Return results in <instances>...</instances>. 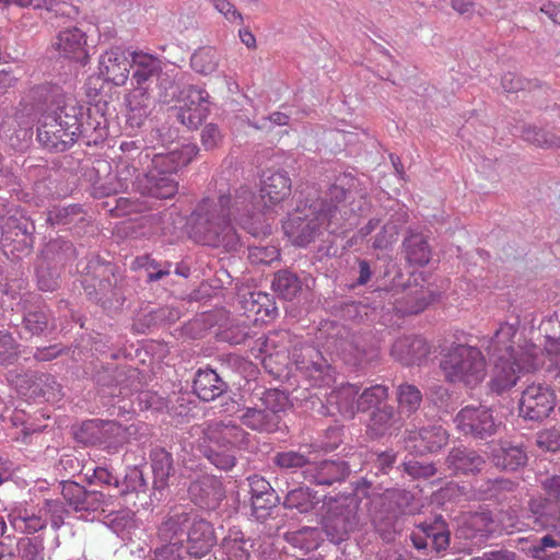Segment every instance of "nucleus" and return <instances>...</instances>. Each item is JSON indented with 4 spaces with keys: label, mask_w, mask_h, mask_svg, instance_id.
Returning a JSON list of instances; mask_svg holds the SVG:
<instances>
[{
    "label": "nucleus",
    "mask_w": 560,
    "mask_h": 560,
    "mask_svg": "<svg viewBox=\"0 0 560 560\" xmlns=\"http://www.w3.org/2000/svg\"><path fill=\"white\" fill-rule=\"evenodd\" d=\"M273 463L282 469H298L306 468L311 462L303 453L290 450L277 453Z\"/></svg>",
    "instance_id": "50"
},
{
    "label": "nucleus",
    "mask_w": 560,
    "mask_h": 560,
    "mask_svg": "<svg viewBox=\"0 0 560 560\" xmlns=\"http://www.w3.org/2000/svg\"><path fill=\"white\" fill-rule=\"evenodd\" d=\"M440 369L446 382L476 388L487 376L488 363L479 347L453 343L442 354Z\"/></svg>",
    "instance_id": "3"
},
{
    "label": "nucleus",
    "mask_w": 560,
    "mask_h": 560,
    "mask_svg": "<svg viewBox=\"0 0 560 560\" xmlns=\"http://www.w3.org/2000/svg\"><path fill=\"white\" fill-rule=\"evenodd\" d=\"M279 255L275 246H254L249 248L248 259L256 265H269L277 260Z\"/></svg>",
    "instance_id": "56"
},
{
    "label": "nucleus",
    "mask_w": 560,
    "mask_h": 560,
    "mask_svg": "<svg viewBox=\"0 0 560 560\" xmlns=\"http://www.w3.org/2000/svg\"><path fill=\"white\" fill-rule=\"evenodd\" d=\"M248 483L252 494V506L255 511H257L258 506L260 505L258 498H262V495L271 497V493H275V491L270 483L259 475L248 477Z\"/></svg>",
    "instance_id": "54"
},
{
    "label": "nucleus",
    "mask_w": 560,
    "mask_h": 560,
    "mask_svg": "<svg viewBox=\"0 0 560 560\" xmlns=\"http://www.w3.org/2000/svg\"><path fill=\"white\" fill-rule=\"evenodd\" d=\"M272 290L284 300H293L302 290V283L296 275L289 270H280L272 280Z\"/></svg>",
    "instance_id": "42"
},
{
    "label": "nucleus",
    "mask_w": 560,
    "mask_h": 560,
    "mask_svg": "<svg viewBox=\"0 0 560 560\" xmlns=\"http://www.w3.org/2000/svg\"><path fill=\"white\" fill-rule=\"evenodd\" d=\"M404 250L407 260L417 266H424L430 261L431 248L420 233L411 232L404 241Z\"/></svg>",
    "instance_id": "36"
},
{
    "label": "nucleus",
    "mask_w": 560,
    "mask_h": 560,
    "mask_svg": "<svg viewBox=\"0 0 560 560\" xmlns=\"http://www.w3.org/2000/svg\"><path fill=\"white\" fill-rule=\"evenodd\" d=\"M102 429V420H89L81 424L74 435L83 444L100 445Z\"/></svg>",
    "instance_id": "49"
},
{
    "label": "nucleus",
    "mask_w": 560,
    "mask_h": 560,
    "mask_svg": "<svg viewBox=\"0 0 560 560\" xmlns=\"http://www.w3.org/2000/svg\"><path fill=\"white\" fill-rule=\"evenodd\" d=\"M133 67L132 80L136 89L129 94L127 102L131 110L147 108L150 105V95L144 84L163 71V61L155 55L135 50L130 54Z\"/></svg>",
    "instance_id": "6"
},
{
    "label": "nucleus",
    "mask_w": 560,
    "mask_h": 560,
    "mask_svg": "<svg viewBox=\"0 0 560 560\" xmlns=\"http://www.w3.org/2000/svg\"><path fill=\"white\" fill-rule=\"evenodd\" d=\"M492 462L500 469L514 471L526 464L527 455L520 446L502 443L493 451Z\"/></svg>",
    "instance_id": "35"
},
{
    "label": "nucleus",
    "mask_w": 560,
    "mask_h": 560,
    "mask_svg": "<svg viewBox=\"0 0 560 560\" xmlns=\"http://www.w3.org/2000/svg\"><path fill=\"white\" fill-rule=\"evenodd\" d=\"M446 464L455 475H467L481 471L486 466V460L475 451L464 447H454L446 458Z\"/></svg>",
    "instance_id": "28"
},
{
    "label": "nucleus",
    "mask_w": 560,
    "mask_h": 560,
    "mask_svg": "<svg viewBox=\"0 0 560 560\" xmlns=\"http://www.w3.org/2000/svg\"><path fill=\"white\" fill-rule=\"evenodd\" d=\"M432 302L431 295L423 289H411L394 302V310L401 316L417 315L423 312Z\"/></svg>",
    "instance_id": "30"
},
{
    "label": "nucleus",
    "mask_w": 560,
    "mask_h": 560,
    "mask_svg": "<svg viewBox=\"0 0 560 560\" xmlns=\"http://www.w3.org/2000/svg\"><path fill=\"white\" fill-rule=\"evenodd\" d=\"M358 387L352 384H346L327 395V404L335 407L345 418L352 419L357 411Z\"/></svg>",
    "instance_id": "32"
},
{
    "label": "nucleus",
    "mask_w": 560,
    "mask_h": 560,
    "mask_svg": "<svg viewBox=\"0 0 560 560\" xmlns=\"http://www.w3.org/2000/svg\"><path fill=\"white\" fill-rule=\"evenodd\" d=\"M339 212L337 205L317 203L292 214L284 223L283 231L293 245L303 247L313 242L323 231L335 232L334 219Z\"/></svg>",
    "instance_id": "4"
},
{
    "label": "nucleus",
    "mask_w": 560,
    "mask_h": 560,
    "mask_svg": "<svg viewBox=\"0 0 560 560\" xmlns=\"http://www.w3.org/2000/svg\"><path fill=\"white\" fill-rule=\"evenodd\" d=\"M212 525L205 520L194 518L187 532V551L195 558H202L215 545Z\"/></svg>",
    "instance_id": "25"
},
{
    "label": "nucleus",
    "mask_w": 560,
    "mask_h": 560,
    "mask_svg": "<svg viewBox=\"0 0 560 560\" xmlns=\"http://www.w3.org/2000/svg\"><path fill=\"white\" fill-rule=\"evenodd\" d=\"M136 187L141 195L167 199L176 195L178 183L170 175L149 170L147 174L137 179Z\"/></svg>",
    "instance_id": "24"
},
{
    "label": "nucleus",
    "mask_w": 560,
    "mask_h": 560,
    "mask_svg": "<svg viewBox=\"0 0 560 560\" xmlns=\"http://www.w3.org/2000/svg\"><path fill=\"white\" fill-rule=\"evenodd\" d=\"M199 149L195 143H186L167 153H158L152 158L151 171L172 177L182 167L188 165L197 155Z\"/></svg>",
    "instance_id": "23"
},
{
    "label": "nucleus",
    "mask_w": 560,
    "mask_h": 560,
    "mask_svg": "<svg viewBox=\"0 0 560 560\" xmlns=\"http://www.w3.org/2000/svg\"><path fill=\"white\" fill-rule=\"evenodd\" d=\"M523 139L538 148H560V136L536 127H526L522 133Z\"/></svg>",
    "instance_id": "47"
},
{
    "label": "nucleus",
    "mask_w": 560,
    "mask_h": 560,
    "mask_svg": "<svg viewBox=\"0 0 560 560\" xmlns=\"http://www.w3.org/2000/svg\"><path fill=\"white\" fill-rule=\"evenodd\" d=\"M555 408L553 390L542 384H530L522 393L520 415L529 420H541Z\"/></svg>",
    "instance_id": "10"
},
{
    "label": "nucleus",
    "mask_w": 560,
    "mask_h": 560,
    "mask_svg": "<svg viewBox=\"0 0 560 560\" xmlns=\"http://www.w3.org/2000/svg\"><path fill=\"white\" fill-rule=\"evenodd\" d=\"M431 347L420 336H404L395 340L392 346V357L404 365L419 364L428 358Z\"/></svg>",
    "instance_id": "20"
},
{
    "label": "nucleus",
    "mask_w": 560,
    "mask_h": 560,
    "mask_svg": "<svg viewBox=\"0 0 560 560\" xmlns=\"http://www.w3.org/2000/svg\"><path fill=\"white\" fill-rule=\"evenodd\" d=\"M405 471L415 478H428L435 474V468L431 464H421L416 460L404 463Z\"/></svg>",
    "instance_id": "62"
},
{
    "label": "nucleus",
    "mask_w": 560,
    "mask_h": 560,
    "mask_svg": "<svg viewBox=\"0 0 560 560\" xmlns=\"http://www.w3.org/2000/svg\"><path fill=\"white\" fill-rule=\"evenodd\" d=\"M24 327L33 336L40 335L48 326V316L44 311L28 312L24 316Z\"/></svg>",
    "instance_id": "58"
},
{
    "label": "nucleus",
    "mask_w": 560,
    "mask_h": 560,
    "mask_svg": "<svg viewBox=\"0 0 560 560\" xmlns=\"http://www.w3.org/2000/svg\"><path fill=\"white\" fill-rule=\"evenodd\" d=\"M49 100V113L57 118L66 130H73L79 136L83 133L82 129V112L83 107L72 96H66L59 86H50L48 90L47 101Z\"/></svg>",
    "instance_id": "8"
},
{
    "label": "nucleus",
    "mask_w": 560,
    "mask_h": 560,
    "mask_svg": "<svg viewBox=\"0 0 560 560\" xmlns=\"http://www.w3.org/2000/svg\"><path fill=\"white\" fill-rule=\"evenodd\" d=\"M56 119L45 114L37 128V138L48 149L65 151L75 142L78 135L73 130H66V127Z\"/></svg>",
    "instance_id": "17"
},
{
    "label": "nucleus",
    "mask_w": 560,
    "mask_h": 560,
    "mask_svg": "<svg viewBox=\"0 0 560 560\" xmlns=\"http://www.w3.org/2000/svg\"><path fill=\"white\" fill-rule=\"evenodd\" d=\"M205 440L218 448L243 447L248 442V433L238 424L229 421H211L207 424Z\"/></svg>",
    "instance_id": "13"
},
{
    "label": "nucleus",
    "mask_w": 560,
    "mask_h": 560,
    "mask_svg": "<svg viewBox=\"0 0 560 560\" xmlns=\"http://www.w3.org/2000/svg\"><path fill=\"white\" fill-rule=\"evenodd\" d=\"M357 524V514L354 510L348 505H336L329 509L324 517V530L334 544L346 540Z\"/></svg>",
    "instance_id": "18"
},
{
    "label": "nucleus",
    "mask_w": 560,
    "mask_h": 560,
    "mask_svg": "<svg viewBox=\"0 0 560 560\" xmlns=\"http://www.w3.org/2000/svg\"><path fill=\"white\" fill-rule=\"evenodd\" d=\"M537 445L548 452H557L560 450V431L557 429H548L538 433Z\"/></svg>",
    "instance_id": "59"
},
{
    "label": "nucleus",
    "mask_w": 560,
    "mask_h": 560,
    "mask_svg": "<svg viewBox=\"0 0 560 560\" xmlns=\"http://www.w3.org/2000/svg\"><path fill=\"white\" fill-rule=\"evenodd\" d=\"M549 361H558L560 358V342L548 340V346L541 347L530 343L522 351L518 359H509L505 355L495 358L491 370L488 388L491 393L502 395L511 390L521 378V374L538 370Z\"/></svg>",
    "instance_id": "2"
},
{
    "label": "nucleus",
    "mask_w": 560,
    "mask_h": 560,
    "mask_svg": "<svg viewBox=\"0 0 560 560\" xmlns=\"http://www.w3.org/2000/svg\"><path fill=\"white\" fill-rule=\"evenodd\" d=\"M349 466L341 460H322L310 463L305 468L304 478L317 485H332L343 480L349 475Z\"/></svg>",
    "instance_id": "26"
},
{
    "label": "nucleus",
    "mask_w": 560,
    "mask_h": 560,
    "mask_svg": "<svg viewBox=\"0 0 560 560\" xmlns=\"http://www.w3.org/2000/svg\"><path fill=\"white\" fill-rule=\"evenodd\" d=\"M220 55L215 48L206 46L197 49L190 58L192 70L202 75H209L217 71Z\"/></svg>",
    "instance_id": "40"
},
{
    "label": "nucleus",
    "mask_w": 560,
    "mask_h": 560,
    "mask_svg": "<svg viewBox=\"0 0 560 560\" xmlns=\"http://www.w3.org/2000/svg\"><path fill=\"white\" fill-rule=\"evenodd\" d=\"M131 67L132 62L129 61L126 52L118 47L106 50L100 59L101 73L116 86L125 85Z\"/></svg>",
    "instance_id": "22"
},
{
    "label": "nucleus",
    "mask_w": 560,
    "mask_h": 560,
    "mask_svg": "<svg viewBox=\"0 0 560 560\" xmlns=\"http://www.w3.org/2000/svg\"><path fill=\"white\" fill-rule=\"evenodd\" d=\"M206 453L208 459L218 468L229 470L235 465V456L230 452L231 450L218 448L217 446L209 444Z\"/></svg>",
    "instance_id": "55"
},
{
    "label": "nucleus",
    "mask_w": 560,
    "mask_h": 560,
    "mask_svg": "<svg viewBox=\"0 0 560 560\" xmlns=\"http://www.w3.org/2000/svg\"><path fill=\"white\" fill-rule=\"evenodd\" d=\"M448 441V433L442 425H431L409 431L406 448L416 455H424L441 450Z\"/></svg>",
    "instance_id": "14"
},
{
    "label": "nucleus",
    "mask_w": 560,
    "mask_h": 560,
    "mask_svg": "<svg viewBox=\"0 0 560 560\" xmlns=\"http://www.w3.org/2000/svg\"><path fill=\"white\" fill-rule=\"evenodd\" d=\"M284 508L296 510L300 513H307L314 509L315 498L306 487L291 490L283 502Z\"/></svg>",
    "instance_id": "46"
},
{
    "label": "nucleus",
    "mask_w": 560,
    "mask_h": 560,
    "mask_svg": "<svg viewBox=\"0 0 560 560\" xmlns=\"http://www.w3.org/2000/svg\"><path fill=\"white\" fill-rule=\"evenodd\" d=\"M486 486L487 489L482 491V499H491L497 497L501 491H513L517 485L509 479H494L488 480Z\"/></svg>",
    "instance_id": "60"
},
{
    "label": "nucleus",
    "mask_w": 560,
    "mask_h": 560,
    "mask_svg": "<svg viewBox=\"0 0 560 560\" xmlns=\"http://www.w3.org/2000/svg\"><path fill=\"white\" fill-rule=\"evenodd\" d=\"M455 423L457 429L466 435L478 439H486L497 432L492 411L485 406H466L456 415Z\"/></svg>",
    "instance_id": "9"
},
{
    "label": "nucleus",
    "mask_w": 560,
    "mask_h": 560,
    "mask_svg": "<svg viewBox=\"0 0 560 560\" xmlns=\"http://www.w3.org/2000/svg\"><path fill=\"white\" fill-rule=\"evenodd\" d=\"M182 546L177 542H171L155 550L154 560H182Z\"/></svg>",
    "instance_id": "64"
},
{
    "label": "nucleus",
    "mask_w": 560,
    "mask_h": 560,
    "mask_svg": "<svg viewBox=\"0 0 560 560\" xmlns=\"http://www.w3.org/2000/svg\"><path fill=\"white\" fill-rule=\"evenodd\" d=\"M192 520L186 512H175L166 517L159 527V536L164 541L177 542L182 546L183 536L188 530Z\"/></svg>",
    "instance_id": "34"
},
{
    "label": "nucleus",
    "mask_w": 560,
    "mask_h": 560,
    "mask_svg": "<svg viewBox=\"0 0 560 560\" xmlns=\"http://www.w3.org/2000/svg\"><path fill=\"white\" fill-rule=\"evenodd\" d=\"M398 231L396 225L394 224H386L384 225L381 233L377 234L373 247L374 248H386L388 245H390L393 242L396 241Z\"/></svg>",
    "instance_id": "63"
},
{
    "label": "nucleus",
    "mask_w": 560,
    "mask_h": 560,
    "mask_svg": "<svg viewBox=\"0 0 560 560\" xmlns=\"http://www.w3.org/2000/svg\"><path fill=\"white\" fill-rule=\"evenodd\" d=\"M106 102H97L95 104H91L86 112H82V129L83 133H88L90 131H94L98 137H103L107 129V118H106Z\"/></svg>",
    "instance_id": "37"
},
{
    "label": "nucleus",
    "mask_w": 560,
    "mask_h": 560,
    "mask_svg": "<svg viewBox=\"0 0 560 560\" xmlns=\"http://www.w3.org/2000/svg\"><path fill=\"white\" fill-rule=\"evenodd\" d=\"M189 491L192 495L199 494L197 504L207 508L215 509L219 503L225 498V491L220 480L213 477H207L201 481L194 482Z\"/></svg>",
    "instance_id": "29"
},
{
    "label": "nucleus",
    "mask_w": 560,
    "mask_h": 560,
    "mask_svg": "<svg viewBox=\"0 0 560 560\" xmlns=\"http://www.w3.org/2000/svg\"><path fill=\"white\" fill-rule=\"evenodd\" d=\"M544 490L548 494V500L542 499L546 504L545 512L551 510L552 513H560V476H555L544 482ZM541 500V498H539Z\"/></svg>",
    "instance_id": "51"
},
{
    "label": "nucleus",
    "mask_w": 560,
    "mask_h": 560,
    "mask_svg": "<svg viewBox=\"0 0 560 560\" xmlns=\"http://www.w3.org/2000/svg\"><path fill=\"white\" fill-rule=\"evenodd\" d=\"M450 530L446 523L441 518H436L433 523H422L410 535L412 545L418 550H427L429 541L432 549L436 552L446 550L450 546Z\"/></svg>",
    "instance_id": "15"
},
{
    "label": "nucleus",
    "mask_w": 560,
    "mask_h": 560,
    "mask_svg": "<svg viewBox=\"0 0 560 560\" xmlns=\"http://www.w3.org/2000/svg\"><path fill=\"white\" fill-rule=\"evenodd\" d=\"M205 92L195 86H188L180 91L179 106L176 116L180 124L189 129L197 128L208 115Z\"/></svg>",
    "instance_id": "12"
},
{
    "label": "nucleus",
    "mask_w": 560,
    "mask_h": 560,
    "mask_svg": "<svg viewBox=\"0 0 560 560\" xmlns=\"http://www.w3.org/2000/svg\"><path fill=\"white\" fill-rule=\"evenodd\" d=\"M388 397V388L384 385L376 384L365 388L357 399V409L359 411H368L371 408L377 407L381 402L385 401Z\"/></svg>",
    "instance_id": "48"
},
{
    "label": "nucleus",
    "mask_w": 560,
    "mask_h": 560,
    "mask_svg": "<svg viewBox=\"0 0 560 560\" xmlns=\"http://www.w3.org/2000/svg\"><path fill=\"white\" fill-rule=\"evenodd\" d=\"M292 191V182L284 171L268 170L260 182V197L266 207L277 206L288 199Z\"/></svg>",
    "instance_id": "19"
},
{
    "label": "nucleus",
    "mask_w": 560,
    "mask_h": 560,
    "mask_svg": "<svg viewBox=\"0 0 560 560\" xmlns=\"http://www.w3.org/2000/svg\"><path fill=\"white\" fill-rule=\"evenodd\" d=\"M86 40V34L79 27L73 26L60 31L52 46L61 57L85 65L89 60Z\"/></svg>",
    "instance_id": "16"
},
{
    "label": "nucleus",
    "mask_w": 560,
    "mask_h": 560,
    "mask_svg": "<svg viewBox=\"0 0 560 560\" xmlns=\"http://www.w3.org/2000/svg\"><path fill=\"white\" fill-rule=\"evenodd\" d=\"M244 308L256 316L270 317L277 308L269 294L260 291L249 292L243 300Z\"/></svg>",
    "instance_id": "43"
},
{
    "label": "nucleus",
    "mask_w": 560,
    "mask_h": 560,
    "mask_svg": "<svg viewBox=\"0 0 560 560\" xmlns=\"http://www.w3.org/2000/svg\"><path fill=\"white\" fill-rule=\"evenodd\" d=\"M192 387L196 395L205 401L213 400L224 392V383L213 370H199Z\"/></svg>",
    "instance_id": "33"
},
{
    "label": "nucleus",
    "mask_w": 560,
    "mask_h": 560,
    "mask_svg": "<svg viewBox=\"0 0 560 560\" xmlns=\"http://www.w3.org/2000/svg\"><path fill=\"white\" fill-rule=\"evenodd\" d=\"M249 186L203 198L191 214V237L200 244L234 249L238 243L235 225L249 234L258 233L261 211Z\"/></svg>",
    "instance_id": "1"
},
{
    "label": "nucleus",
    "mask_w": 560,
    "mask_h": 560,
    "mask_svg": "<svg viewBox=\"0 0 560 560\" xmlns=\"http://www.w3.org/2000/svg\"><path fill=\"white\" fill-rule=\"evenodd\" d=\"M137 431L133 424L122 427L115 421H103L100 445L108 453H116L119 447L129 441L131 434Z\"/></svg>",
    "instance_id": "31"
},
{
    "label": "nucleus",
    "mask_w": 560,
    "mask_h": 560,
    "mask_svg": "<svg viewBox=\"0 0 560 560\" xmlns=\"http://www.w3.org/2000/svg\"><path fill=\"white\" fill-rule=\"evenodd\" d=\"M517 335V326L514 324H500L493 337L490 339L487 351L489 355L499 358L505 355L509 359H518L526 345L518 346V350L514 348V338Z\"/></svg>",
    "instance_id": "27"
},
{
    "label": "nucleus",
    "mask_w": 560,
    "mask_h": 560,
    "mask_svg": "<svg viewBox=\"0 0 560 560\" xmlns=\"http://www.w3.org/2000/svg\"><path fill=\"white\" fill-rule=\"evenodd\" d=\"M546 504L540 499H532L529 501V511L535 517V523L542 529H549L552 534L545 535L538 545L532 548L536 558H542V553L547 548H557L560 546V512L559 515L549 510L545 512Z\"/></svg>",
    "instance_id": "11"
},
{
    "label": "nucleus",
    "mask_w": 560,
    "mask_h": 560,
    "mask_svg": "<svg viewBox=\"0 0 560 560\" xmlns=\"http://www.w3.org/2000/svg\"><path fill=\"white\" fill-rule=\"evenodd\" d=\"M288 405V397L277 389L266 390L254 407L241 416L242 423L258 432H275L280 423L279 412Z\"/></svg>",
    "instance_id": "5"
},
{
    "label": "nucleus",
    "mask_w": 560,
    "mask_h": 560,
    "mask_svg": "<svg viewBox=\"0 0 560 560\" xmlns=\"http://www.w3.org/2000/svg\"><path fill=\"white\" fill-rule=\"evenodd\" d=\"M151 462L154 476V487L156 489H164L168 483L171 474L173 472L172 455L164 448H158L151 453Z\"/></svg>",
    "instance_id": "39"
},
{
    "label": "nucleus",
    "mask_w": 560,
    "mask_h": 560,
    "mask_svg": "<svg viewBox=\"0 0 560 560\" xmlns=\"http://www.w3.org/2000/svg\"><path fill=\"white\" fill-rule=\"evenodd\" d=\"M12 526L26 534H34L44 529L47 525L40 515L30 514L27 510H16L11 514Z\"/></svg>",
    "instance_id": "44"
},
{
    "label": "nucleus",
    "mask_w": 560,
    "mask_h": 560,
    "mask_svg": "<svg viewBox=\"0 0 560 560\" xmlns=\"http://www.w3.org/2000/svg\"><path fill=\"white\" fill-rule=\"evenodd\" d=\"M62 497L75 512L97 511L105 503V494L101 491H89L83 486L68 481L62 485Z\"/></svg>",
    "instance_id": "21"
},
{
    "label": "nucleus",
    "mask_w": 560,
    "mask_h": 560,
    "mask_svg": "<svg viewBox=\"0 0 560 560\" xmlns=\"http://www.w3.org/2000/svg\"><path fill=\"white\" fill-rule=\"evenodd\" d=\"M397 421L394 408L392 406H384L373 411L368 430L372 436H383L390 432Z\"/></svg>",
    "instance_id": "41"
},
{
    "label": "nucleus",
    "mask_w": 560,
    "mask_h": 560,
    "mask_svg": "<svg viewBox=\"0 0 560 560\" xmlns=\"http://www.w3.org/2000/svg\"><path fill=\"white\" fill-rule=\"evenodd\" d=\"M296 369L310 380L314 387H331L335 370L328 364L322 352L313 346H303L293 353Z\"/></svg>",
    "instance_id": "7"
},
{
    "label": "nucleus",
    "mask_w": 560,
    "mask_h": 560,
    "mask_svg": "<svg viewBox=\"0 0 560 560\" xmlns=\"http://www.w3.org/2000/svg\"><path fill=\"white\" fill-rule=\"evenodd\" d=\"M222 141V133L217 125L208 124L201 131V143L206 150L217 148Z\"/></svg>",
    "instance_id": "61"
},
{
    "label": "nucleus",
    "mask_w": 560,
    "mask_h": 560,
    "mask_svg": "<svg viewBox=\"0 0 560 560\" xmlns=\"http://www.w3.org/2000/svg\"><path fill=\"white\" fill-rule=\"evenodd\" d=\"M397 401L402 412H416L422 402V393L412 384L404 383L397 388Z\"/></svg>",
    "instance_id": "45"
},
{
    "label": "nucleus",
    "mask_w": 560,
    "mask_h": 560,
    "mask_svg": "<svg viewBox=\"0 0 560 560\" xmlns=\"http://www.w3.org/2000/svg\"><path fill=\"white\" fill-rule=\"evenodd\" d=\"M465 524L472 532L471 535L480 534L483 536L486 533L493 532V520L489 511L470 514L466 518Z\"/></svg>",
    "instance_id": "52"
},
{
    "label": "nucleus",
    "mask_w": 560,
    "mask_h": 560,
    "mask_svg": "<svg viewBox=\"0 0 560 560\" xmlns=\"http://www.w3.org/2000/svg\"><path fill=\"white\" fill-rule=\"evenodd\" d=\"M85 469V476L89 483H100L114 487H118L119 485L117 477L114 476L113 472L106 467H86Z\"/></svg>",
    "instance_id": "57"
},
{
    "label": "nucleus",
    "mask_w": 560,
    "mask_h": 560,
    "mask_svg": "<svg viewBox=\"0 0 560 560\" xmlns=\"http://www.w3.org/2000/svg\"><path fill=\"white\" fill-rule=\"evenodd\" d=\"M19 355V345L13 336L5 331H0V364H12Z\"/></svg>",
    "instance_id": "53"
},
{
    "label": "nucleus",
    "mask_w": 560,
    "mask_h": 560,
    "mask_svg": "<svg viewBox=\"0 0 560 560\" xmlns=\"http://www.w3.org/2000/svg\"><path fill=\"white\" fill-rule=\"evenodd\" d=\"M252 547L253 544H249L244 534L236 529L230 530L222 541L226 560H249Z\"/></svg>",
    "instance_id": "38"
}]
</instances>
